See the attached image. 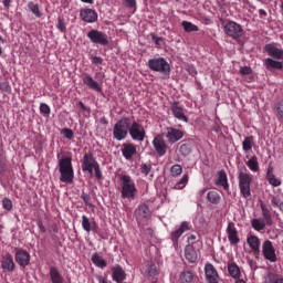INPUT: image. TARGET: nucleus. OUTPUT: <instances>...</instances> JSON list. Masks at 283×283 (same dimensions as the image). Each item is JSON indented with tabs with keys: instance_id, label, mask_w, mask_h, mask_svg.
<instances>
[{
	"instance_id": "1",
	"label": "nucleus",
	"mask_w": 283,
	"mask_h": 283,
	"mask_svg": "<svg viewBox=\"0 0 283 283\" xmlns=\"http://www.w3.org/2000/svg\"><path fill=\"white\" fill-rule=\"evenodd\" d=\"M60 180L66 185L74 182V167L72 166V157L64 156L59 159Z\"/></svg>"
},
{
	"instance_id": "2",
	"label": "nucleus",
	"mask_w": 283,
	"mask_h": 283,
	"mask_svg": "<svg viewBox=\"0 0 283 283\" xmlns=\"http://www.w3.org/2000/svg\"><path fill=\"white\" fill-rule=\"evenodd\" d=\"M129 125H132V118L129 117L117 120L113 127V138H115V140H125L127 134H129Z\"/></svg>"
},
{
	"instance_id": "3",
	"label": "nucleus",
	"mask_w": 283,
	"mask_h": 283,
	"mask_svg": "<svg viewBox=\"0 0 283 283\" xmlns=\"http://www.w3.org/2000/svg\"><path fill=\"white\" fill-rule=\"evenodd\" d=\"M147 66L151 72H159L165 76H169V74H171V65H169V62H167L165 57L150 59L148 60Z\"/></svg>"
},
{
	"instance_id": "4",
	"label": "nucleus",
	"mask_w": 283,
	"mask_h": 283,
	"mask_svg": "<svg viewBox=\"0 0 283 283\" xmlns=\"http://www.w3.org/2000/svg\"><path fill=\"white\" fill-rule=\"evenodd\" d=\"M136 184L132 180V177L124 175L122 176V198L125 200H134L136 198Z\"/></svg>"
},
{
	"instance_id": "5",
	"label": "nucleus",
	"mask_w": 283,
	"mask_h": 283,
	"mask_svg": "<svg viewBox=\"0 0 283 283\" xmlns=\"http://www.w3.org/2000/svg\"><path fill=\"white\" fill-rule=\"evenodd\" d=\"M251 182H253L251 175L244 171L239 172V189L241 196L245 199L251 198Z\"/></svg>"
},
{
	"instance_id": "6",
	"label": "nucleus",
	"mask_w": 283,
	"mask_h": 283,
	"mask_svg": "<svg viewBox=\"0 0 283 283\" xmlns=\"http://www.w3.org/2000/svg\"><path fill=\"white\" fill-rule=\"evenodd\" d=\"M86 36L90 39L91 43H94V45H109V35L103 31L93 29L86 34Z\"/></svg>"
},
{
	"instance_id": "7",
	"label": "nucleus",
	"mask_w": 283,
	"mask_h": 283,
	"mask_svg": "<svg viewBox=\"0 0 283 283\" xmlns=\"http://www.w3.org/2000/svg\"><path fill=\"white\" fill-rule=\"evenodd\" d=\"M224 32L234 41H239L244 36V29H242V25L238 24L235 21H229L226 23Z\"/></svg>"
},
{
	"instance_id": "8",
	"label": "nucleus",
	"mask_w": 283,
	"mask_h": 283,
	"mask_svg": "<svg viewBox=\"0 0 283 283\" xmlns=\"http://www.w3.org/2000/svg\"><path fill=\"white\" fill-rule=\"evenodd\" d=\"M128 134L130 138H133L134 140L143 143V140H145V136L147 133L145 132V127L142 124H138V122L136 120H130Z\"/></svg>"
},
{
	"instance_id": "9",
	"label": "nucleus",
	"mask_w": 283,
	"mask_h": 283,
	"mask_svg": "<svg viewBox=\"0 0 283 283\" xmlns=\"http://www.w3.org/2000/svg\"><path fill=\"white\" fill-rule=\"evenodd\" d=\"M14 260L17 264H19L20 269H25V266H30L31 256L28 250L17 248Z\"/></svg>"
},
{
	"instance_id": "10",
	"label": "nucleus",
	"mask_w": 283,
	"mask_h": 283,
	"mask_svg": "<svg viewBox=\"0 0 283 283\" xmlns=\"http://www.w3.org/2000/svg\"><path fill=\"white\" fill-rule=\"evenodd\" d=\"M98 161L94 159V154L92 153H86L84 154L83 161H82V170L83 171H88L91 176H94V168Z\"/></svg>"
},
{
	"instance_id": "11",
	"label": "nucleus",
	"mask_w": 283,
	"mask_h": 283,
	"mask_svg": "<svg viewBox=\"0 0 283 283\" xmlns=\"http://www.w3.org/2000/svg\"><path fill=\"white\" fill-rule=\"evenodd\" d=\"M262 253L265 260L269 262H277V255L275 254V248H273V243L270 240H266L262 244Z\"/></svg>"
},
{
	"instance_id": "12",
	"label": "nucleus",
	"mask_w": 283,
	"mask_h": 283,
	"mask_svg": "<svg viewBox=\"0 0 283 283\" xmlns=\"http://www.w3.org/2000/svg\"><path fill=\"white\" fill-rule=\"evenodd\" d=\"M264 52H266L268 56H271V59L283 61V49L277 48L275 43L265 44Z\"/></svg>"
},
{
	"instance_id": "13",
	"label": "nucleus",
	"mask_w": 283,
	"mask_h": 283,
	"mask_svg": "<svg viewBox=\"0 0 283 283\" xmlns=\"http://www.w3.org/2000/svg\"><path fill=\"white\" fill-rule=\"evenodd\" d=\"M153 147L158 156L167 154V142L163 135H157L153 140Z\"/></svg>"
},
{
	"instance_id": "14",
	"label": "nucleus",
	"mask_w": 283,
	"mask_h": 283,
	"mask_svg": "<svg viewBox=\"0 0 283 283\" xmlns=\"http://www.w3.org/2000/svg\"><path fill=\"white\" fill-rule=\"evenodd\" d=\"M80 18L84 23H96L98 21V13L94 9H81Z\"/></svg>"
},
{
	"instance_id": "15",
	"label": "nucleus",
	"mask_w": 283,
	"mask_h": 283,
	"mask_svg": "<svg viewBox=\"0 0 283 283\" xmlns=\"http://www.w3.org/2000/svg\"><path fill=\"white\" fill-rule=\"evenodd\" d=\"M170 112L178 120H184V123H189V118L185 116V108L180 105V102H174L170 106Z\"/></svg>"
},
{
	"instance_id": "16",
	"label": "nucleus",
	"mask_w": 283,
	"mask_h": 283,
	"mask_svg": "<svg viewBox=\"0 0 283 283\" xmlns=\"http://www.w3.org/2000/svg\"><path fill=\"white\" fill-rule=\"evenodd\" d=\"M206 271V280L208 283H219L218 280H220V275H218V271L216 270V266L213 264L208 263L205 266Z\"/></svg>"
},
{
	"instance_id": "17",
	"label": "nucleus",
	"mask_w": 283,
	"mask_h": 283,
	"mask_svg": "<svg viewBox=\"0 0 283 283\" xmlns=\"http://www.w3.org/2000/svg\"><path fill=\"white\" fill-rule=\"evenodd\" d=\"M15 266L17 265L14 264V258L12 256V254L6 253L4 255H2L1 268L3 269V271H7L8 273H12Z\"/></svg>"
},
{
	"instance_id": "18",
	"label": "nucleus",
	"mask_w": 283,
	"mask_h": 283,
	"mask_svg": "<svg viewBox=\"0 0 283 283\" xmlns=\"http://www.w3.org/2000/svg\"><path fill=\"white\" fill-rule=\"evenodd\" d=\"M228 240L230 244H239L240 237L238 235V229H235V223L229 222L227 227Z\"/></svg>"
},
{
	"instance_id": "19",
	"label": "nucleus",
	"mask_w": 283,
	"mask_h": 283,
	"mask_svg": "<svg viewBox=\"0 0 283 283\" xmlns=\"http://www.w3.org/2000/svg\"><path fill=\"white\" fill-rule=\"evenodd\" d=\"M83 83L88 87V90H93L94 92H103V87H101V84L94 80L91 75H84L83 76Z\"/></svg>"
},
{
	"instance_id": "20",
	"label": "nucleus",
	"mask_w": 283,
	"mask_h": 283,
	"mask_svg": "<svg viewBox=\"0 0 283 283\" xmlns=\"http://www.w3.org/2000/svg\"><path fill=\"white\" fill-rule=\"evenodd\" d=\"M185 136V133H182V130L177 129V128H169L168 133L166 135V138H168V142L174 144V143H178V140L182 139V137Z\"/></svg>"
},
{
	"instance_id": "21",
	"label": "nucleus",
	"mask_w": 283,
	"mask_h": 283,
	"mask_svg": "<svg viewBox=\"0 0 283 283\" xmlns=\"http://www.w3.org/2000/svg\"><path fill=\"white\" fill-rule=\"evenodd\" d=\"M122 154L126 160H132L136 156V145L134 144H123Z\"/></svg>"
},
{
	"instance_id": "22",
	"label": "nucleus",
	"mask_w": 283,
	"mask_h": 283,
	"mask_svg": "<svg viewBox=\"0 0 283 283\" xmlns=\"http://www.w3.org/2000/svg\"><path fill=\"white\" fill-rule=\"evenodd\" d=\"M135 216L137 220H145L149 218V216H151V210H149V206H147L146 203H142L135 211Z\"/></svg>"
},
{
	"instance_id": "23",
	"label": "nucleus",
	"mask_w": 283,
	"mask_h": 283,
	"mask_svg": "<svg viewBox=\"0 0 283 283\" xmlns=\"http://www.w3.org/2000/svg\"><path fill=\"white\" fill-rule=\"evenodd\" d=\"M264 66L268 72H273V70H283V62H280L273 57H266L264 61Z\"/></svg>"
},
{
	"instance_id": "24",
	"label": "nucleus",
	"mask_w": 283,
	"mask_h": 283,
	"mask_svg": "<svg viewBox=\"0 0 283 283\" xmlns=\"http://www.w3.org/2000/svg\"><path fill=\"white\" fill-rule=\"evenodd\" d=\"M216 185L218 187H223L226 191H229V179L227 178V171L223 169L218 171V179Z\"/></svg>"
},
{
	"instance_id": "25",
	"label": "nucleus",
	"mask_w": 283,
	"mask_h": 283,
	"mask_svg": "<svg viewBox=\"0 0 283 283\" xmlns=\"http://www.w3.org/2000/svg\"><path fill=\"white\" fill-rule=\"evenodd\" d=\"M185 258L190 264H195L198 260V252L191 245H186L185 248Z\"/></svg>"
},
{
	"instance_id": "26",
	"label": "nucleus",
	"mask_w": 283,
	"mask_h": 283,
	"mask_svg": "<svg viewBox=\"0 0 283 283\" xmlns=\"http://www.w3.org/2000/svg\"><path fill=\"white\" fill-rule=\"evenodd\" d=\"M189 222L184 221L181 222L179 229H177L176 231L171 232V240L172 242H178L180 235H182V233H185V231H189Z\"/></svg>"
},
{
	"instance_id": "27",
	"label": "nucleus",
	"mask_w": 283,
	"mask_h": 283,
	"mask_svg": "<svg viewBox=\"0 0 283 283\" xmlns=\"http://www.w3.org/2000/svg\"><path fill=\"white\" fill-rule=\"evenodd\" d=\"M247 242L250 249L254 251L255 255H260V239L256 235H250Z\"/></svg>"
},
{
	"instance_id": "28",
	"label": "nucleus",
	"mask_w": 283,
	"mask_h": 283,
	"mask_svg": "<svg viewBox=\"0 0 283 283\" xmlns=\"http://www.w3.org/2000/svg\"><path fill=\"white\" fill-rule=\"evenodd\" d=\"M127 277L125 270L120 266L113 269V280L117 283H123V281Z\"/></svg>"
},
{
	"instance_id": "29",
	"label": "nucleus",
	"mask_w": 283,
	"mask_h": 283,
	"mask_svg": "<svg viewBox=\"0 0 283 283\" xmlns=\"http://www.w3.org/2000/svg\"><path fill=\"white\" fill-rule=\"evenodd\" d=\"M50 277L52 283H63L64 279L63 275L59 272V269L56 266L50 268Z\"/></svg>"
},
{
	"instance_id": "30",
	"label": "nucleus",
	"mask_w": 283,
	"mask_h": 283,
	"mask_svg": "<svg viewBox=\"0 0 283 283\" xmlns=\"http://www.w3.org/2000/svg\"><path fill=\"white\" fill-rule=\"evenodd\" d=\"M228 273L234 280H240V275H242V273L240 272V266H238L235 262L228 264Z\"/></svg>"
},
{
	"instance_id": "31",
	"label": "nucleus",
	"mask_w": 283,
	"mask_h": 283,
	"mask_svg": "<svg viewBox=\"0 0 283 283\" xmlns=\"http://www.w3.org/2000/svg\"><path fill=\"white\" fill-rule=\"evenodd\" d=\"M261 211H262V216H263V221L266 222L268 227H272L273 226V217H271V210H269V208H266V205L261 203Z\"/></svg>"
},
{
	"instance_id": "32",
	"label": "nucleus",
	"mask_w": 283,
	"mask_h": 283,
	"mask_svg": "<svg viewBox=\"0 0 283 283\" xmlns=\"http://www.w3.org/2000/svg\"><path fill=\"white\" fill-rule=\"evenodd\" d=\"M192 150H193V147L191 146V142L189 140L181 142V145L179 147V153L181 154V156H189Z\"/></svg>"
},
{
	"instance_id": "33",
	"label": "nucleus",
	"mask_w": 283,
	"mask_h": 283,
	"mask_svg": "<svg viewBox=\"0 0 283 283\" xmlns=\"http://www.w3.org/2000/svg\"><path fill=\"white\" fill-rule=\"evenodd\" d=\"M91 261L93 264H95V266H98L99 269H105V266H107V261L98 256V253L96 252L92 255Z\"/></svg>"
},
{
	"instance_id": "34",
	"label": "nucleus",
	"mask_w": 283,
	"mask_h": 283,
	"mask_svg": "<svg viewBox=\"0 0 283 283\" xmlns=\"http://www.w3.org/2000/svg\"><path fill=\"white\" fill-rule=\"evenodd\" d=\"M207 200L212 205H220V193L216 190H211L207 193Z\"/></svg>"
},
{
	"instance_id": "35",
	"label": "nucleus",
	"mask_w": 283,
	"mask_h": 283,
	"mask_svg": "<svg viewBox=\"0 0 283 283\" xmlns=\"http://www.w3.org/2000/svg\"><path fill=\"white\" fill-rule=\"evenodd\" d=\"M247 166L249 167V169L251 171H260V164L258 163V157L256 156H253L251 157L248 163H247Z\"/></svg>"
},
{
	"instance_id": "36",
	"label": "nucleus",
	"mask_w": 283,
	"mask_h": 283,
	"mask_svg": "<svg viewBox=\"0 0 283 283\" xmlns=\"http://www.w3.org/2000/svg\"><path fill=\"white\" fill-rule=\"evenodd\" d=\"M251 224L255 231H264L265 227L268 226L266 222L260 219H253Z\"/></svg>"
},
{
	"instance_id": "37",
	"label": "nucleus",
	"mask_w": 283,
	"mask_h": 283,
	"mask_svg": "<svg viewBox=\"0 0 283 283\" xmlns=\"http://www.w3.org/2000/svg\"><path fill=\"white\" fill-rule=\"evenodd\" d=\"M28 8L32 14H34L38 19H41L43 14L41 13V10H39V4L34 3L33 1L28 3Z\"/></svg>"
},
{
	"instance_id": "38",
	"label": "nucleus",
	"mask_w": 283,
	"mask_h": 283,
	"mask_svg": "<svg viewBox=\"0 0 283 283\" xmlns=\"http://www.w3.org/2000/svg\"><path fill=\"white\" fill-rule=\"evenodd\" d=\"M181 25H182L185 32H198L200 30L198 28V25H196L189 21H182Z\"/></svg>"
},
{
	"instance_id": "39",
	"label": "nucleus",
	"mask_w": 283,
	"mask_h": 283,
	"mask_svg": "<svg viewBox=\"0 0 283 283\" xmlns=\"http://www.w3.org/2000/svg\"><path fill=\"white\" fill-rule=\"evenodd\" d=\"M243 151H251L253 149V136H248L242 143Z\"/></svg>"
},
{
	"instance_id": "40",
	"label": "nucleus",
	"mask_w": 283,
	"mask_h": 283,
	"mask_svg": "<svg viewBox=\"0 0 283 283\" xmlns=\"http://www.w3.org/2000/svg\"><path fill=\"white\" fill-rule=\"evenodd\" d=\"M179 280L182 283H191L193 282V273L189 271L181 272Z\"/></svg>"
},
{
	"instance_id": "41",
	"label": "nucleus",
	"mask_w": 283,
	"mask_h": 283,
	"mask_svg": "<svg viewBox=\"0 0 283 283\" xmlns=\"http://www.w3.org/2000/svg\"><path fill=\"white\" fill-rule=\"evenodd\" d=\"M280 277L273 272H268L263 277V283H275Z\"/></svg>"
},
{
	"instance_id": "42",
	"label": "nucleus",
	"mask_w": 283,
	"mask_h": 283,
	"mask_svg": "<svg viewBox=\"0 0 283 283\" xmlns=\"http://www.w3.org/2000/svg\"><path fill=\"white\" fill-rule=\"evenodd\" d=\"M189 182V175H184L181 179L175 185V189H185Z\"/></svg>"
},
{
	"instance_id": "43",
	"label": "nucleus",
	"mask_w": 283,
	"mask_h": 283,
	"mask_svg": "<svg viewBox=\"0 0 283 283\" xmlns=\"http://www.w3.org/2000/svg\"><path fill=\"white\" fill-rule=\"evenodd\" d=\"M82 227L87 233L94 229L92 228V222H90V218H87V216H82Z\"/></svg>"
},
{
	"instance_id": "44",
	"label": "nucleus",
	"mask_w": 283,
	"mask_h": 283,
	"mask_svg": "<svg viewBox=\"0 0 283 283\" xmlns=\"http://www.w3.org/2000/svg\"><path fill=\"white\" fill-rule=\"evenodd\" d=\"M182 174V166L175 164L174 166H171L170 168V175L176 178L178 176H180Z\"/></svg>"
},
{
	"instance_id": "45",
	"label": "nucleus",
	"mask_w": 283,
	"mask_h": 283,
	"mask_svg": "<svg viewBox=\"0 0 283 283\" xmlns=\"http://www.w3.org/2000/svg\"><path fill=\"white\" fill-rule=\"evenodd\" d=\"M0 91L4 94H10L12 92V87L10 86V82L8 80L0 82Z\"/></svg>"
},
{
	"instance_id": "46",
	"label": "nucleus",
	"mask_w": 283,
	"mask_h": 283,
	"mask_svg": "<svg viewBox=\"0 0 283 283\" xmlns=\"http://www.w3.org/2000/svg\"><path fill=\"white\" fill-rule=\"evenodd\" d=\"M266 180L270 182V185H272V187H280V185H282V181L275 178V175H269Z\"/></svg>"
},
{
	"instance_id": "47",
	"label": "nucleus",
	"mask_w": 283,
	"mask_h": 283,
	"mask_svg": "<svg viewBox=\"0 0 283 283\" xmlns=\"http://www.w3.org/2000/svg\"><path fill=\"white\" fill-rule=\"evenodd\" d=\"M271 203L273 207H277L280 211L283 213V201L279 197H272Z\"/></svg>"
},
{
	"instance_id": "48",
	"label": "nucleus",
	"mask_w": 283,
	"mask_h": 283,
	"mask_svg": "<svg viewBox=\"0 0 283 283\" xmlns=\"http://www.w3.org/2000/svg\"><path fill=\"white\" fill-rule=\"evenodd\" d=\"M147 273L150 277L158 275V271L156 270V264L154 263L147 264Z\"/></svg>"
},
{
	"instance_id": "49",
	"label": "nucleus",
	"mask_w": 283,
	"mask_h": 283,
	"mask_svg": "<svg viewBox=\"0 0 283 283\" xmlns=\"http://www.w3.org/2000/svg\"><path fill=\"white\" fill-rule=\"evenodd\" d=\"M61 134H63L64 138H67L69 140H72V138H74V130L70 128H63Z\"/></svg>"
},
{
	"instance_id": "50",
	"label": "nucleus",
	"mask_w": 283,
	"mask_h": 283,
	"mask_svg": "<svg viewBox=\"0 0 283 283\" xmlns=\"http://www.w3.org/2000/svg\"><path fill=\"white\" fill-rule=\"evenodd\" d=\"M2 207L6 211H12V200L10 198L2 199Z\"/></svg>"
},
{
	"instance_id": "51",
	"label": "nucleus",
	"mask_w": 283,
	"mask_h": 283,
	"mask_svg": "<svg viewBox=\"0 0 283 283\" xmlns=\"http://www.w3.org/2000/svg\"><path fill=\"white\" fill-rule=\"evenodd\" d=\"M40 112L44 115V116H50V113L52 112L50 109V106L45 103H41L40 104Z\"/></svg>"
},
{
	"instance_id": "52",
	"label": "nucleus",
	"mask_w": 283,
	"mask_h": 283,
	"mask_svg": "<svg viewBox=\"0 0 283 283\" xmlns=\"http://www.w3.org/2000/svg\"><path fill=\"white\" fill-rule=\"evenodd\" d=\"M140 172L144 174V176H149V174L151 172V164H143L140 166Z\"/></svg>"
},
{
	"instance_id": "53",
	"label": "nucleus",
	"mask_w": 283,
	"mask_h": 283,
	"mask_svg": "<svg viewBox=\"0 0 283 283\" xmlns=\"http://www.w3.org/2000/svg\"><path fill=\"white\" fill-rule=\"evenodd\" d=\"M239 72L242 76H249V74H253V69L250 66H241Z\"/></svg>"
},
{
	"instance_id": "54",
	"label": "nucleus",
	"mask_w": 283,
	"mask_h": 283,
	"mask_svg": "<svg viewBox=\"0 0 283 283\" xmlns=\"http://www.w3.org/2000/svg\"><path fill=\"white\" fill-rule=\"evenodd\" d=\"M56 28L57 30H60V32H65V30H67V28L65 27V20H63V18L57 19Z\"/></svg>"
},
{
	"instance_id": "55",
	"label": "nucleus",
	"mask_w": 283,
	"mask_h": 283,
	"mask_svg": "<svg viewBox=\"0 0 283 283\" xmlns=\"http://www.w3.org/2000/svg\"><path fill=\"white\" fill-rule=\"evenodd\" d=\"M93 169L95 170V177L97 178V180H103V172L101 171V165H98L97 163Z\"/></svg>"
},
{
	"instance_id": "56",
	"label": "nucleus",
	"mask_w": 283,
	"mask_h": 283,
	"mask_svg": "<svg viewBox=\"0 0 283 283\" xmlns=\"http://www.w3.org/2000/svg\"><path fill=\"white\" fill-rule=\"evenodd\" d=\"M150 36H151V41H154V43H155L156 45H160V42H161V41H165V39H163V38L156 35V33H151Z\"/></svg>"
},
{
	"instance_id": "57",
	"label": "nucleus",
	"mask_w": 283,
	"mask_h": 283,
	"mask_svg": "<svg viewBox=\"0 0 283 283\" xmlns=\"http://www.w3.org/2000/svg\"><path fill=\"white\" fill-rule=\"evenodd\" d=\"M91 61L92 63H94V65H103V57L101 56H92Z\"/></svg>"
},
{
	"instance_id": "58",
	"label": "nucleus",
	"mask_w": 283,
	"mask_h": 283,
	"mask_svg": "<svg viewBox=\"0 0 283 283\" xmlns=\"http://www.w3.org/2000/svg\"><path fill=\"white\" fill-rule=\"evenodd\" d=\"M124 6L126 8H136V0H124Z\"/></svg>"
},
{
	"instance_id": "59",
	"label": "nucleus",
	"mask_w": 283,
	"mask_h": 283,
	"mask_svg": "<svg viewBox=\"0 0 283 283\" xmlns=\"http://www.w3.org/2000/svg\"><path fill=\"white\" fill-rule=\"evenodd\" d=\"M81 198L84 205H90V195H87L86 192H82Z\"/></svg>"
},
{
	"instance_id": "60",
	"label": "nucleus",
	"mask_w": 283,
	"mask_h": 283,
	"mask_svg": "<svg viewBox=\"0 0 283 283\" xmlns=\"http://www.w3.org/2000/svg\"><path fill=\"white\" fill-rule=\"evenodd\" d=\"M78 106L81 107V109L83 112H87L88 114H90V112H92V109L90 107L85 106V104H83V102H81V101L78 102Z\"/></svg>"
},
{
	"instance_id": "61",
	"label": "nucleus",
	"mask_w": 283,
	"mask_h": 283,
	"mask_svg": "<svg viewBox=\"0 0 283 283\" xmlns=\"http://www.w3.org/2000/svg\"><path fill=\"white\" fill-rule=\"evenodd\" d=\"M0 174L1 175L6 174V164L1 161V159H0Z\"/></svg>"
},
{
	"instance_id": "62",
	"label": "nucleus",
	"mask_w": 283,
	"mask_h": 283,
	"mask_svg": "<svg viewBox=\"0 0 283 283\" xmlns=\"http://www.w3.org/2000/svg\"><path fill=\"white\" fill-rule=\"evenodd\" d=\"M188 72H189V74H191V76H196V74H198V71H196V67H193V66H190L188 69Z\"/></svg>"
},
{
	"instance_id": "63",
	"label": "nucleus",
	"mask_w": 283,
	"mask_h": 283,
	"mask_svg": "<svg viewBox=\"0 0 283 283\" xmlns=\"http://www.w3.org/2000/svg\"><path fill=\"white\" fill-rule=\"evenodd\" d=\"M38 227L42 233H45V227L43 226V222L39 221Z\"/></svg>"
},
{
	"instance_id": "64",
	"label": "nucleus",
	"mask_w": 283,
	"mask_h": 283,
	"mask_svg": "<svg viewBox=\"0 0 283 283\" xmlns=\"http://www.w3.org/2000/svg\"><path fill=\"white\" fill-rule=\"evenodd\" d=\"M269 176H273V167L272 166L268 167L266 177H269Z\"/></svg>"
}]
</instances>
